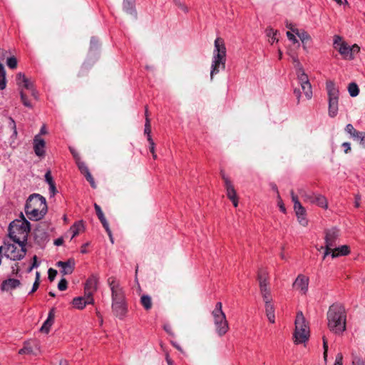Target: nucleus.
Here are the masks:
<instances>
[{
    "label": "nucleus",
    "mask_w": 365,
    "mask_h": 365,
    "mask_svg": "<svg viewBox=\"0 0 365 365\" xmlns=\"http://www.w3.org/2000/svg\"><path fill=\"white\" fill-rule=\"evenodd\" d=\"M329 329L336 334H341L346 330V312L340 303L331 304L327 314Z\"/></svg>",
    "instance_id": "f257e3e1"
},
{
    "label": "nucleus",
    "mask_w": 365,
    "mask_h": 365,
    "mask_svg": "<svg viewBox=\"0 0 365 365\" xmlns=\"http://www.w3.org/2000/svg\"><path fill=\"white\" fill-rule=\"evenodd\" d=\"M25 212L30 220L41 219L47 212V205L45 197L39 194H32L28 198Z\"/></svg>",
    "instance_id": "f03ea898"
},
{
    "label": "nucleus",
    "mask_w": 365,
    "mask_h": 365,
    "mask_svg": "<svg viewBox=\"0 0 365 365\" xmlns=\"http://www.w3.org/2000/svg\"><path fill=\"white\" fill-rule=\"evenodd\" d=\"M29 232L30 223L25 218L11 222L9 227V237L18 245L25 244Z\"/></svg>",
    "instance_id": "7ed1b4c3"
},
{
    "label": "nucleus",
    "mask_w": 365,
    "mask_h": 365,
    "mask_svg": "<svg viewBox=\"0 0 365 365\" xmlns=\"http://www.w3.org/2000/svg\"><path fill=\"white\" fill-rule=\"evenodd\" d=\"M226 62V48L224 40L218 37L215 41V48L211 66L210 78L219 73L220 69H225Z\"/></svg>",
    "instance_id": "20e7f679"
},
{
    "label": "nucleus",
    "mask_w": 365,
    "mask_h": 365,
    "mask_svg": "<svg viewBox=\"0 0 365 365\" xmlns=\"http://www.w3.org/2000/svg\"><path fill=\"white\" fill-rule=\"evenodd\" d=\"M212 315L216 333L219 336H224L229 330V324L225 314L222 311V304L220 302L215 304V307L212 312Z\"/></svg>",
    "instance_id": "39448f33"
},
{
    "label": "nucleus",
    "mask_w": 365,
    "mask_h": 365,
    "mask_svg": "<svg viewBox=\"0 0 365 365\" xmlns=\"http://www.w3.org/2000/svg\"><path fill=\"white\" fill-rule=\"evenodd\" d=\"M309 330L305 318L302 312H298L295 319V330L294 333V343L305 342L309 338Z\"/></svg>",
    "instance_id": "423d86ee"
},
{
    "label": "nucleus",
    "mask_w": 365,
    "mask_h": 365,
    "mask_svg": "<svg viewBox=\"0 0 365 365\" xmlns=\"http://www.w3.org/2000/svg\"><path fill=\"white\" fill-rule=\"evenodd\" d=\"M326 88L329 100V109L328 113L329 117L334 118L338 113V104L339 91L336 87L335 83L331 81H328L326 83Z\"/></svg>",
    "instance_id": "0eeeda50"
},
{
    "label": "nucleus",
    "mask_w": 365,
    "mask_h": 365,
    "mask_svg": "<svg viewBox=\"0 0 365 365\" xmlns=\"http://www.w3.org/2000/svg\"><path fill=\"white\" fill-rule=\"evenodd\" d=\"M16 83L20 88H24L25 89L30 91L31 95L34 96L35 98H37V93L34 88L33 83L26 77V76L22 73H19L16 74ZM20 96L21 100L23 104L26 107L31 108V103L28 101L27 97L23 88L20 90Z\"/></svg>",
    "instance_id": "6e6552de"
},
{
    "label": "nucleus",
    "mask_w": 365,
    "mask_h": 365,
    "mask_svg": "<svg viewBox=\"0 0 365 365\" xmlns=\"http://www.w3.org/2000/svg\"><path fill=\"white\" fill-rule=\"evenodd\" d=\"M2 247V252L4 256L11 260H20L24 257L26 253L25 244L19 245V247L14 244L4 243Z\"/></svg>",
    "instance_id": "1a4fd4ad"
},
{
    "label": "nucleus",
    "mask_w": 365,
    "mask_h": 365,
    "mask_svg": "<svg viewBox=\"0 0 365 365\" xmlns=\"http://www.w3.org/2000/svg\"><path fill=\"white\" fill-rule=\"evenodd\" d=\"M299 194L305 202L315 204L324 209L328 207V203L326 197L320 194L303 190H299Z\"/></svg>",
    "instance_id": "9d476101"
},
{
    "label": "nucleus",
    "mask_w": 365,
    "mask_h": 365,
    "mask_svg": "<svg viewBox=\"0 0 365 365\" xmlns=\"http://www.w3.org/2000/svg\"><path fill=\"white\" fill-rule=\"evenodd\" d=\"M297 75L299 83L301 85V88L307 99H311L312 97V86L308 79L307 75L304 73V69L299 63H297Z\"/></svg>",
    "instance_id": "9b49d317"
},
{
    "label": "nucleus",
    "mask_w": 365,
    "mask_h": 365,
    "mask_svg": "<svg viewBox=\"0 0 365 365\" xmlns=\"http://www.w3.org/2000/svg\"><path fill=\"white\" fill-rule=\"evenodd\" d=\"M111 291L112 302L125 299V294L120 283L114 277H110L107 280Z\"/></svg>",
    "instance_id": "f8f14e48"
},
{
    "label": "nucleus",
    "mask_w": 365,
    "mask_h": 365,
    "mask_svg": "<svg viewBox=\"0 0 365 365\" xmlns=\"http://www.w3.org/2000/svg\"><path fill=\"white\" fill-rule=\"evenodd\" d=\"M324 240V248L334 249L339 241V230L335 228L327 230L325 231ZM321 248L323 249L324 247H322Z\"/></svg>",
    "instance_id": "ddd939ff"
},
{
    "label": "nucleus",
    "mask_w": 365,
    "mask_h": 365,
    "mask_svg": "<svg viewBox=\"0 0 365 365\" xmlns=\"http://www.w3.org/2000/svg\"><path fill=\"white\" fill-rule=\"evenodd\" d=\"M292 286L294 289L299 291L301 294H306L308 291L309 278L304 274H299Z\"/></svg>",
    "instance_id": "4468645a"
},
{
    "label": "nucleus",
    "mask_w": 365,
    "mask_h": 365,
    "mask_svg": "<svg viewBox=\"0 0 365 365\" xmlns=\"http://www.w3.org/2000/svg\"><path fill=\"white\" fill-rule=\"evenodd\" d=\"M112 309L117 317L123 319L128 310L125 299L112 302Z\"/></svg>",
    "instance_id": "2eb2a0df"
},
{
    "label": "nucleus",
    "mask_w": 365,
    "mask_h": 365,
    "mask_svg": "<svg viewBox=\"0 0 365 365\" xmlns=\"http://www.w3.org/2000/svg\"><path fill=\"white\" fill-rule=\"evenodd\" d=\"M98 278L96 275L91 276L86 281L84 287L86 295L93 297V293L98 289Z\"/></svg>",
    "instance_id": "dca6fc26"
},
{
    "label": "nucleus",
    "mask_w": 365,
    "mask_h": 365,
    "mask_svg": "<svg viewBox=\"0 0 365 365\" xmlns=\"http://www.w3.org/2000/svg\"><path fill=\"white\" fill-rule=\"evenodd\" d=\"M93 297H89L85 294L83 297H76L72 301L73 307L78 309H83L86 304H93Z\"/></svg>",
    "instance_id": "f3484780"
},
{
    "label": "nucleus",
    "mask_w": 365,
    "mask_h": 365,
    "mask_svg": "<svg viewBox=\"0 0 365 365\" xmlns=\"http://www.w3.org/2000/svg\"><path fill=\"white\" fill-rule=\"evenodd\" d=\"M46 143L39 135H36L34 138V150L35 154L38 157H43L45 155Z\"/></svg>",
    "instance_id": "a211bd4d"
},
{
    "label": "nucleus",
    "mask_w": 365,
    "mask_h": 365,
    "mask_svg": "<svg viewBox=\"0 0 365 365\" xmlns=\"http://www.w3.org/2000/svg\"><path fill=\"white\" fill-rule=\"evenodd\" d=\"M257 280L259 282V290L269 287V273L263 268H260L257 274Z\"/></svg>",
    "instance_id": "6ab92c4d"
},
{
    "label": "nucleus",
    "mask_w": 365,
    "mask_h": 365,
    "mask_svg": "<svg viewBox=\"0 0 365 365\" xmlns=\"http://www.w3.org/2000/svg\"><path fill=\"white\" fill-rule=\"evenodd\" d=\"M56 266L62 268L61 272L63 274H70L74 269L75 261L73 259H69L66 262L58 261Z\"/></svg>",
    "instance_id": "aec40b11"
},
{
    "label": "nucleus",
    "mask_w": 365,
    "mask_h": 365,
    "mask_svg": "<svg viewBox=\"0 0 365 365\" xmlns=\"http://www.w3.org/2000/svg\"><path fill=\"white\" fill-rule=\"evenodd\" d=\"M21 285V282L19 279L9 278L4 280L1 285L2 291H10L19 287Z\"/></svg>",
    "instance_id": "412c9836"
},
{
    "label": "nucleus",
    "mask_w": 365,
    "mask_h": 365,
    "mask_svg": "<svg viewBox=\"0 0 365 365\" xmlns=\"http://www.w3.org/2000/svg\"><path fill=\"white\" fill-rule=\"evenodd\" d=\"M54 317H55V309L54 308H52L48 315L47 319L44 322L42 327H41V331L42 332H44L46 334H48L50 331V328L53 324L54 322Z\"/></svg>",
    "instance_id": "4be33fe9"
},
{
    "label": "nucleus",
    "mask_w": 365,
    "mask_h": 365,
    "mask_svg": "<svg viewBox=\"0 0 365 365\" xmlns=\"http://www.w3.org/2000/svg\"><path fill=\"white\" fill-rule=\"evenodd\" d=\"M123 9L127 14L135 17L137 15L135 10V0H123Z\"/></svg>",
    "instance_id": "5701e85b"
},
{
    "label": "nucleus",
    "mask_w": 365,
    "mask_h": 365,
    "mask_svg": "<svg viewBox=\"0 0 365 365\" xmlns=\"http://www.w3.org/2000/svg\"><path fill=\"white\" fill-rule=\"evenodd\" d=\"M349 253V247L346 245H342L336 247V246L333 249L332 252V258H335L339 256H345Z\"/></svg>",
    "instance_id": "b1692460"
},
{
    "label": "nucleus",
    "mask_w": 365,
    "mask_h": 365,
    "mask_svg": "<svg viewBox=\"0 0 365 365\" xmlns=\"http://www.w3.org/2000/svg\"><path fill=\"white\" fill-rule=\"evenodd\" d=\"M287 27L289 28L293 33L298 36L302 43H304L305 41H309L311 39L309 34L307 31L294 29L290 26H287Z\"/></svg>",
    "instance_id": "393cba45"
},
{
    "label": "nucleus",
    "mask_w": 365,
    "mask_h": 365,
    "mask_svg": "<svg viewBox=\"0 0 365 365\" xmlns=\"http://www.w3.org/2000/svg\"><path fill=\"white\" fill-rule=\"evenodd\" d=\"M265 312L268 318V320L271 323H274V308L272 302H268L267 304H265Z\"/></svg>",
    "instance_id": "a878e982"
},
{
    "label": "nucleus",
    "mask_w": 365,
    "mask_h": 365,
    "mask_svg": "<svg viewBox=\"0 0 365 365\" xmlns=\"http://www.w3.org/2000/svg\"><path fill=\"white\" fill-rule=\"evenodd\" d=\"M84 228L83 221H78L75 222L70 228V232L72 233L71 239L75 237L79 234Z\"/></svg>",
    "instance_id": "bb28decb"
},
{
    "label": "nucleus",
    "mask_w": 365,
    "mask_h": 365,
    "mask_svg": "<svg viewBox=\"0 0 365 365\" xmlns=\"http://www.w3.org/2000/svg\"><path fill=\"white\" fill-rule=\"evenodd\" d=\"M94 208H95V210H96V215L99 219V220L101 221V222L102 223L103 226L104 228H107V227L109 225H108V222H107L103 213V211L101 208V207L97 205L96 203L94 204Z\"/></svg>",
    "instance_id": "cd10ccee"
},
{
    "label": "nucleus",
    "mask_w": 365,
    "mask_h": 365,
    "mask_svg": "<svg viewBox=\"0 0 365 365\" xmlns=\"http://www.w3.org/2000/svg\"><path fill=\"white\" fill-rule=\"evenodd\" d=\"M31 341L24 342L23 348L19 349V354H34V349Z\"/></svg>",
    "instance_id": "c85d7f7f"
},
{
    "label": "nucleus",
    "mask_w": 365,
    "mask_h": 365,
    "mask_svg": "<svg viewBox=\"0 0 365 365\" xmlns=\"http://www.w3.org/2000/svg\"><path fill=\"white\" fill-rule=\"evenodd\" d=\"M140 304L145 310H150L153 307L151 297L149 295L143 294L140 297Z\"/></svg>",
    "instance_id": "c756f323"
},
{
    "label": "nucleus",
    "mask_w": 365,
    "mask_h": 365,
    "mask_svg": "<svg viewBox=\"0 0 365 365\" xmlns=\"http://www.w3.org/2000/svg\"><path fill=\"white\" fill-rule=\"evenodd\" d=\"M225 187L226 189L227 196L229 199L237 197L236 191L231 181H227L226 180V184H225Z\"/></svg>",
    "instance_id": "7c9ffc66"
},
{
    "label": "nucleus",
    "mask_w": 365,
    "mask_h": 365,
    "mask_svg": "<svg viewBox=\"0 0 365 365\" xmlns=\"http://www.w3.org/2000/svg\"><path fill=\"white\" fill-rule=\"evenodd\" d=\"M259 291L264 304L272 302L270 287L264 288L263 289H260Z\"/></svg>",
    "instance_id": "2f4dec72"
},
{
    "label": "nucleus",
    "mask_w": 365,
    "mask_h": 365,
    "mask_svg": "<svg viewBox=\"0 0 365 365\" xmlns=\"http://www.w3.org/2000/svg\"><path fill=\"white\" fill-rule=\"evenodd\" d=\"M339 53L345 58H349L350 47L346 43H341L340 46L337 48Z\"/></svg>",
    "instance_id": "473e14b6"
},
{
    "label": "nucleus",
    "mask_w": 365,
    "mask_h": 365,
    "mask_svg": "<svg viewBox=\"0 0 365 365\" xmlns=\"http://www.w3.org/2000/svg\"><path fill=\"white\" fill-rule=\"evenodd\" d=\"M6 86V71L4 66L0 63V90H4Z\"/></svg>",
    "instance_id": "72a5a7b5"
},
{
    "label": "nucleus",
    "mask_w": 365,
    "mask_h": 365,
    "mask_svg": "<svg viewBox=\"0 0 365 365\" xmlns=\"http://www.w3.org/2000/svg\"><path fill=\"white\" fill-rule=\"evenodd\" d=\"M145 123L144 133H145V134H146L148 135V138L149 135H150V133H151V125H150V120L148 118V110L147 107H145Z\"/></svg>",
    "instance_id": "f704fd0d"
},
{
    "label": "nucleus",
    "mask_w": 365,
    "mask_h": 365,
    "mask_svg": "<svg viewBox=\"0 0 365 365\" xmlns=\"http://www.w3.org/2000/svg\"><path fill=\"white\" fill-rule=\"evenodd\" d=\"M266 34H267V36L269 38V41L271 43H273L275 41H278V39L276 37V36L277 34V31H274L272 28H268L266 29Z\"/></svg>",
    "instance_id": "c9c22d12"
},
{
    "label": "nucleus",
    "mask_w": 365,
    "mask_h": 365,
    "mask_svg": "<svg viewBox=\"0 0 365 365\" xmlns=\"http://www.w3.org/2000/svg\"><path fill=\"white\" fill-rule=\"evenodd\" d=\"M345 131L349 133L351 138L356 139V138L360 133V131L356 130L351 124H347L345 128Z\"/></svg>",
    "instance_id": "e433bc0d"
},
{
    "label": "nucleus",
    "mask_w": 365,
    "mask_h": 365,
    "mask_svg": "<svg viewBox=\"0 0 365 365\" xmlns=\"http://www.w3.org/2000/svg\"><path fill=\"white\" fill-rule=\"evenodd\" d=\"M348 91L351 97H356L359 93V87L355 83H351L349 84Z\"/></svg>",
    "instance_id": "4c0bfd02"
},
{
    "label": "nucleus",
    "mask_w": 365,
    "mask_h": 365,
    "mask_svg": "<svg viewBox=\"0 0 365 365\" xmlns=\"http://www.w3.org/2000/svg\"><path fill=\"white\" fill-rule=\"evenodd\" d=\"M6 65L11 69H15L17 67V60L14 56L7 58Z\"/></svg>",
    "instance_id": "58836bf2"
},
{
    "label": "nucleus",
    "mask_w": 365,
    "mask_h": 365,
    "mask_svg": "<svg viewBox=\"0 0 365 365\" xmlns=\"http://www.w3.org/2000/svg\"><path fill=\"white\" fill-rule=\"evenodd\" d=\"M296 215H302L306 214L305 208L302 205L301 203H297V206L294 207Z\"/></svg>",
    "instance_id": "ea45409f"
},
{
    "label": "nucleus",
    "mask_w": 365,
    "mask_h": 365,
    "mask_svg": "<svg viewBox=\"0 0 365 365\" xmlns=\"http://www.w3.org/2000/svg\"><path fill=\"white\" fill-rule=\"evenodd\" d=\"M85 178H86V180L89 182L91 186L93 187V188H96V185L95 183V181H94V179L92 177L90 171H88L86 172V173L83 174Z\"/></svg>",
    "instance_id": "a19ab883"
},
{
    "label": "nucleus",
    "mask_w": 365,
    "mask_h": 365,
    "mask_svg": "<svg viewBox=\"0 0 365 365\" xmlns=\"http://www.w3.org/2000/svg\"><path fill=\"white\" fill-rule=\"evenodd\" d=\"M76 164L78 165V169L80 170L81 173L82 174L86 173V172L89 171L88 167L86 166V163L81 161V160L78 162H76Z\"/></svg>",
    "instance_id": "79ce46f5"
},
{
    "label": "nucleus",
    "mask_w": 365,
    "mask_h": 365,
    "mask_svg": "<svg viewBox=\"0 0 365 365\" xmlns=\"http://www.w3.org/2000/svg\"><path fill=\"white\" fill-rule=\"evenodd\" d=\"M297 217L298 222L301 225H302L304 227H306L308 225V220L306 218V214L302 215H297Z\"/></svg>",
    "instance_id": "37998d69"
},
{
    "label": "nucleus",
    "mask_w": 365,
    "mask_h": 365,
    "mask_svg": "<svg viewBox=\"0 0 365 365\" xmlns=\"http://www.w3.org/2000/svg\"><path fill=\"white\" fill-rule=\"evenodd\" d=\"M344 41H342V38L339 36H334V47L337 49L339 46H340L341 43H344Z\"/></svg>",
    "instance_id": "c03bdc74"
},
{
    "label": "nucleus",
    "mask_w": 365,
    "mask_h": 365,
    "mask_svg": "<svg viewBox=\"0 0 365 365\" xmlns=\"http://www.w3.org/2000/svg\"><path fill=\"white\" fill-rule=\"evenodd\" d=\"M67 281L66 279H62L59 282H58V288L59 290L61 291H63V290H66V288H67Z\"/></svg>",
    "instance_id": "a18cd8bd"
},
{
    "label": "nucleus",
    "mask_w": 365,
    "mask_h": 365,
    "mask_svg": "<svg viewBox=\"0 0 365 365\" xmlns=\"http://www.w3.org/2000/svg\"><path fill=\"white\" fill-rule=\"evenodd\" d=\"M359 51H360V48L356 44H354L351 47H350L349 58H353V53H359Z\"/></svg>",
    "instance_id": "49530a36"
},
{
    "label": "nucleus",
    "mask_w": 365,
    "mask_h": 365,
    "mask_svg": "<svg viewBox=\"0 0 365 365\" xmlns=\"http://www.w3.org/2000/svg\"><path fill=\"white\" fill-rule=\"evenodd\" d=\"M45 180L49 185L54 183L51 173L50 170H48L45 174Z\"/></svg>",
    "instance_id": "de8ad7c7"
},
{
    "label": "nucleus",
    "mask_w": 365,
    "mask_h": 365,
    "mask_svg": "<svg viewBox=\"0 0 365 365\" xmlns=\"http://www.w3.org/2000/svg\"><path fill=\"white\" fill-rule=\"evenodd\" d=\"M48 279L51 282H52V281H53V279H55V277L57 274V271L56 269L50 268L48 271Z\"/></svg>",
    "instance_id": "09e8293b"
},
{
    "label": "nucleus",
    "mask_w": 365,
    "mask_h": 365,
    "mask_svg": "<svg viewBox=\"0 0 365 365\" xmlns=\"http://www.w3.org/2000/svg\"><path fill=\"white\" fill-rule=\"evenodd\" d=\"M356 139L359 140L360 144L365 148V132H360Z\"/></svg>",
    "instance_id": "8fccbe9b"
},
{
    "label": "nucleus",
    "mask_w": 365,
    "mask_h": 365,
    "mask_svg": "<svg viewBox=\"0 0 365 365\" xmlns=\"http://www.w3.org/2000/svg\"><path fill=\"white\" fill-rule=\"evenodd\" d=\"M334 365H343V355L341 353H339L336 356Z\"/></svg>",
    "instance_id": "3c124183"
},
{
    "label": "nucleus",
    "mask_w": 365,
    "mask_h": 365,
    "mask_svg": "<svg viewBox=\"0 0 365 365\" xmlns=\"http://www.w3.org/2000/svg\"><path fill=\"white\" fill-rule=\"evenodd\" d=\"M323 346H324V360H327V351H328V344H327V339L325 338V336H323Z\"/></svg>",
    "instance_id": "603ef678"
},
{
    "label": "nucleus",
    "mask_w": 365,
    "mask_h": 365,
    "mask_svg": "<svg viewBox=\"0 0 365 365\" xmlns=\"http://www.w3.org/2000/svg\"><path fill=\"white\" fill-rule=\"evenodd\" d=\"M148 141L150 143V151L152 154H154L155 153V143L153 142V140L151 138V135H149V138H148Z\"/></svg>",
    "instance_id": "864d4df0"
},
{
    "label": "nucleus",
    "mask_w": 365,
    "mask_h": 365,
    "mask_svg": "<svg viewBox=\"0 0 365 365\" xmlns=\"http://www.w3.org/2000/svg\"><path fill=\"white\" fill-rule=\"evenodd\" d=\"M70 151H71L73 157L74 158L76 162H78L81 160L78 152L74 148H70Z\"/></svg>",
    "instance_id": "5fc2aeb1"
},
{
    "label": "nucleus",
    "mask_w": 365,
    "mask_h": 365,
    "mask_svg": "<svg viewBox=\"0 0 365 365\" xmlns=\"http://www.w3.org/2000/svg\"><path fill=\"white\" fill-rule=\"evenodd\" d=\"M287 36L288 39L289 41H292L294 43L298 42V41L296 38L295 36L291 31H287Z\"/></svg>",
    "instance_id": "6e6d98bb"
},
{
    "label": "nucleus",
    "mask_w": 365,
    "mask_h": 365,
    "mask_svg": "<svg viewBox=\"0 0 365 365\" xmlns=\"http://www.w3.org/2000/svg\"><path fill=\"white\" fill-rule=\"evenodd\" d=\"M290 194H291V197H292V200L294 202V207L295 206H297V203H300V202L299 201L297 196L294 194L293 190L291 191Z\"/></svg>",
    "instance_id": "4d7b16f0"
},
{
    "label": "nucleus",
    "mask_w": 365,
    "mask_h": 365,
    "mask_svg": "<svg viewBox=\"0 0 365 365\" xmlns=\"http://www.w3.org/2000/svg\"><path fill=\"white\" fill-rule=\"evenodd\" d=\"M175 3L178 6V7L180 8L184 12H188V8L187 6H185V4H182L178 1H175Z\"/></svg>",
    "instance_id": "13d9d810"
},
{
    "label": "nucleus",
    "mask_w": 365,
    "mask_h": 365,
    "mask_svg": "<svg viewBox=\"0 0 365 365\" xmlns=\"http://www.w3.org/2000/svg\"><path fill=\"white\" fill-rule=\"evenodd\" d=\"M341 146L344 148L345 153H348L351 150V145L349 143H344Z\"/></svg>",
    "instance_id": "bf43d9fd"
},
{
    "label": "nucleus",
    "mask_w": 365,
    "mask_h": 365,
    "mask_svg": "<svg viewBox=\"0 0 365 365\" xmlns=\"http://www.w3.org/2000/svg\"><path fill=\"white\" fill-rule=\"evenodd\" d=\"M49 190L52 196H53L56 193L57 190L56 188L55 183L49 185Z\"/></svg>",
    "instance_id": "052dcab7"
},
{
    "label": "nucleus",
    "mask_w": 365,
    "mask_h": 365,
    "mask_svg": "<svg viewBox=\"0 0 365 365\" xmlns=\"http://www.w3.org/2000/svg\"><path fill=\"white\" fill-rule=\"evenodd\" d=\"M38 287H39V282L35 281L29 294H33L34 292H35L37 290V289L38 288Z\"/></svg>",
    "instance_id": "680f3d73"
},
{
    "label": "nucleus",
    "mask_w": 365,
    "mask_h": 365,
    "mask_svg": "<svg viewBox=\"0 0 365 365\" xmlns=\"http://www.w3.org/2000/svg\"><path fill=\"white\" fill-rule=\"evenodd\" d=\"M105 230L109 236L111 243L113 244L114 242V241H113V235H112L111 231L110 230L109 225L107 227V228H105Z\"/></svg>",
    "instance_id": "e2e57ef3"
},
{
    "label": "nucleus",
    "mask_w": 365,
    "mask_h": 365,
    "mask_svg": "<svg viewBox=\"0 0 365 365\" xmlns=\"http://www.w3.org/2000/svg\"><path fill=\"white\" fill-rule=\"evenodd\" d=\"M294 93L295 96L297 97V103H299V101H300V97H301V93H300L299 89L295 88L294 91Z\"/></svg>",
    "instance_id": "0e129e2a"
},
{
    "label": "nucleus",
    "mask_w": 365,
    "mask_h": 365,
    "mask_svg": "<svg viewBox=\"0 0 365 365\" xmlns=\"http://www.w3.org/2000/svg\"><path fill=\"white\" fill-rule=\"evenodd\" d=\"M324 249H325V252H324V254L323 256V259H325V257L330 254L332 255L333 249H328V248H324Z\"/></svg>",
    "instance_id": "69168bd1"
},
{
    "label": "nucleus",
    "mask_w": 365,
    "mask_h": 365,
    "mask_svg": "<svg viewBox=\"0 0 365 365\" xmlns=\"http://www.w3.org/2000/svg\"><path fill=\"white\" fill-rule=\"evenodd\" d=\"M220 175H221V177H222V180H224L225 184H226V180H227V181H231V180H230V178H229L227 176H226V175H225V173H224V171L221 170V172H220Z\"/></svg>",
    "instance_id": "338daca9"
},
{
    "label": "nucleus",
    "mask_w": 365,
    "mask_h": 365,
    "mask_svg": "<svg viewBox=\"0 0 365 365\" xmlns=\"http://www.w3.org/2000/svg\"><path fill=\"white\" fill-rule=\"evenodd\" d=\"M230 200L232 202V204H233V205L235 207H237V205H238V197H237V196L235 197L231 198Z\"/></svg>",
    "instance_id": "774afa93"
}]
</instances>
